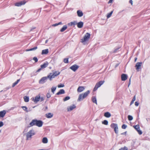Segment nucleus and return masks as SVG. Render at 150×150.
I'll return each mask as SVG.
<instances>
[{
	"mask_svg": "<svg viewBox=\"0 0 150 150\" xmlns=\"http://www.w3.org/2000/svg\"><path fill=\"white\" fill-rule=\"evenodd\" d=\"M90 93V91L89 90H88L83 93L80 94L79 96L77 101H81V100L86 98Z\"/></svg>",
	"mask_w": 150,
	"mask_h": 150,
	"instance_id": "f257e3e1",
	"label": "nucleus"
},
{
	"mask_svg": "<svg viewBox=\"0 0 150 150\" xmlns=\"http://www.w3.org/2000/svg\"><path fill=\"white\" fill-rule=\"evenodd\" d=\"M35 134V132L33 129L30 130L26 134V140H29L32 138V137Z\"/></svg>",
	"mask_w": 150,
	"mask_h": 150,
	"instance_id": "f03ea898",
	"label": "nucleus"
},
{
	"mask_svg": "<svg viewBox=\"0 0 150 150\" xmlns=\"http://www.w3.org/2000/svg\"><path fill=\"white\" fill-rule=\"evenodd\" d=\"M50 76L49 74L47 76H45L39 80V83L40 84H43L45 83L47 81V79H49L50 81H51L52 79H50Z\"/></svg>",
	"mask_w": 150,
	"mask_h": 150,
	"instance_id": "7ed1b4c3",
	"label": "nucleus"
},
{
	"mask_svg": "<svg viewBox=\"0 0 150 150\" xmlns=\"http://www.w3.org/2000/svg\"><path fill=\"white\" fill-rule=\"evenodd\" d=\"M111 127L114 129V131L116 134L118 133V128L117 125L115 123H112L111 124Z\"/></svg>",
	"mask_w": 150,
	"mask_h": 150,
	"instance_id": "20e7f679",
	"label": "nucleus"
},
{
	"mask_svg": "<svg viewBox=\"0 0 150 150\" xmlns=\"http://www.w3.org/2000/svg\"><path fill=\"white\" fill-rule=\"evenodd\" d=\"M60 74V72L57 71H55L53 74L50 73L49 74L50 77V79H51L52 80V79L54 78L55 76L59 75Z\"/></svg>",
	"mask_w": 150,
	"mask_h": 150,
	"instance_id": "39448f33",
	"label": "nucleus"
},
{
	"mask_svg": "<svg viewBox=\"0 0 150 150\" xmlns=\"http://www.w3.org/2000/svg\"><path fill=\"white\" fill-rule=\"evenodd\" d=\"M90 35L88 33H87L85 35L83 38L81 39V42H83L87 40L90 37Z\"/></svg>",
	"mask_w": 150,
	"mask_h": 150,
	"instance_id": "423d86ee",
	"label": "nucleus"
},
{
	"mask_svg": "<svg viewBox=\"0 0 150 150\" xmlns=\"http://www.w3.org/2000/svg\"><path fill=\"white\" fill-rule=\"evenodd\" d=\"M133 127L136 130L139 134L141 135L142 134V132L140 129V127L139 125H137L134 126Z\"/></svg>",
	"mask_w": 150,
	"mask_h": 150,
	"instance_id": "0eeeda50",
	"label": "nucleus"
},
{
	"mask_svg": "<svg viewBox=\"0 0 150 150\" xmlns=\"http://www.w3.org/2000/svg\"><path fill=\"white\" fill-rule=\"evenodd\" d=\"M31 99L35 103H37L39 101H40V95H38L37 96H36L35 97V98H32Z\"/></svg>",
	"mask_w": 150,
	"mask_h": 150,
	"instance_id": "6e6552de",
	"label": "nucleus"
},
{
	"mask_svg": "<svg viewBox=\"0 0 150 150\" xmlns=\"http://www.w3.org/2000/svg\"><path fill=\"white\" fill-rule=\"evenodd\" d=\"M43 122L40 120H36V125L38 127H42L43 125Z\"/></svg>",
	"mask_w": 150,
	"mask_h": 150,
	"instance_id": "1a4fd4ad",
	"label": "nucleus"
},
{
	"mask_svg": "<svg viewBox=\"0 0 150 150\" xmlns=\"http://www.w3.org/2000/svg\"><path fill=\"white\" fill-rule=\"evenodd\" d=\"M79 68V66L76 65L74 64L70 67V69L73 71H75Z\"/></svg>",
	"mask_w": 150,
	"mask_h": 150,
	"instance_id": "9d476101",
	"label": "nucleus"
},
{
	"mask_svg": "<svg viewBox=\"0 0 150 150\" xmlns=\"http://www.w3.org/2000/svg\"><path fill=\"white\" fill-rule=\"evenodd\" d=\"M25 3L26 2L25 1H23L16 3L15 4V6H20L22 5L25 4Z\"/></svg>",
	"mask_w": 150,
	"mask_h": 150,
	"instance_id": "9b49d317",
	"label": "nucleus"
},
{
	"mask_svg": "<svg viewBox=\"0 0 150 150\" xmlns=\"http://www.w3.org/2000/svg\"><path fill=\"white\" fill-rule=\"evenodd\" d=\"M103 81H100L97 83L95 87H94V91L96 90L98 88L100 87V86L103 83Z\"/></svg>",
	"mask_w": 150,
	"mask_h": 150,
	"instance_id": "f8f14e48",
	"label": "nucleus"
},
{
	"mask_svg": "<svg viewBox=\"0 0 150 150\" xmlns=\"http://www.w3.org/2000/svg\"><path fill=\"white\" fill-rule=\"evenodd\" d=\"M127 75L125 74H122L121 76V79L122 81H125L127 79Z\"/></svg>",
	"mask_w": 150,
	"mask_h": 150,
	"instance_id": "ddd939ff",
	"label": "nucleus"
},
{
	"mask_svg": "<svg viewBox=\"0 0 150 150\" xmlns=\"http://www.w3.org/2000/svg\"><path fill=\"white\" fill-rule=\"evenodd\" d=\"M76 108V106L75 105H73L71 106H70L68 107L67 110L68 111H69L73 110L74 108Z\"/></svg>",
	"mask_w": 150,
	"mask_h": 150,
	"instance_id": "4468645a",
	"label": "nucleus"
},
{
	"mask_svg": "<svg viewBox=\"0 0 150 150\" xmlns=\"http://www.w3.org/2000/svg\"><path fill=\"white\" fill-rule=\"evenodd\" d=\"M142 62H137L135 65L136 69L137 70H138L141 68V67L142 65Z\"/></svg>",
	"mask_w": 150,
	"mask_h": 150,
	"instance_id": "2eb2a0df",
	"label": "nucleus"
},
{
	"mask_svg": "<svg viewBox=\"0 0 150 150\" xmlns=\"http://www.w3.org/2000/svg\"><path fill=\"white\" fill-rule=\"evenodd\" d=\"M36 119H34V120H33L30 123L29 125H30V126H29V127H32V126H33L34 125H36Z\"/></svg>",
	"mask_w": 150,
	"mask_h": 150,
	"instance_id": "dca6fc26",
	"label": "nucleus"
},
{
	"mask_svg": "<svg viewBox=\"0 0 150 150\" xmlns=\"http://www.w3.org/2000/svg\"><path fill=\"white\" fill-rule=\"evenodd\" d=\"M77 13L78 16L79 17H82L83 15V13L81 10H78L77 11Z\"/></svg>",
	"mask_w": 150,
	"mask_h": 150,
	"instance_id": "f3484780",
	"label": "nucleus"
},
{
	"mask_svg": "<svg viewBox=\"0 0 150 150\" xmlns=\"http://www.w3.org/2000/svg\"><path fill=\"white\" fill-rule=\"evenodd\" d=\"M76 24L78 28H81L83 27V23L82 22L80 21L78 23H77Z\"/></svg>",
	"mask_w": 150,
	"mask_h": 150,
	"instance_id": "a211bd4d",
	"label": "nucleus"
},
{
	"mask_svg": "<svg viewBox=\"0 0 150 150\" xmlns=\"http://www.w3.org/2000/svg\"><path fill=\"white\" fill-rule=\"evenodd\" d=\"M84 89L83 86H79L77 89V91L78 92H81L83 91Z\"/></svg>",
	"mask_w": 150,
	"mask_h": 150,
	"instance_id": "6ab92c4d",
	"label": "nucleus"
},
{
	"mask_svg": "<svg viewBox=\"0 0 150 150\" xmlns=\"http://www.w3.org/2000/svg\"><path fill=\"white\" fill-rule=\"evenodd\" d=\"M6 113V111L4 110L0 112V117H3Z\"/></svg>",
	"mask_w": 150,
	"mask_h": 150,
	"instance_id": "aec40b11",
	"label": "nucleus"
},
{
	"mask_svg": "<svg viewBox=\"0 0 150 150\" xmlns=\"http://www.w3.org/2000/svg\"><path fill=\"white\" fill-rule=\"evenodd\" d=\"M49 52V50L48 49H46L45 50H43L42 51L41 54H46L48 53Z\"/></svg>",
	"mask_w": 150,
	"mask_h": 150,
	"instance_id": "412c9836",
	"label": "nucleus"
},
{
	"mask_svg": "<svg viewBox=\"0 0 150 150\" xmlns=\"http://www.w3.org/2000/svg\"><path fill=\"white\" fill-rule=\"evenodd\" d=\"M65 93V91L63 89H61L59 90V92H57L56 94V95H59L60 94H64Z\"/></svg>",
	"mask_w": 150,
	"mask_h": 150,
	"instance_id": "4be33fe9",
	"label": "nucleus"
},
{
	"mask_svg": "<svg viewBox=\"0 0 150 150\" xmlns=\"http://www.w3.org/2000/svg\"><path fill=\"white\" fill-rule=\"evenodd\" d=\"M45 116L46 117L48 118H52L53 116V114L51 113H49L46 114Z\"/></svg>",
	"mask_w": 150,
	"mask_h": 150,
	"instance_id": "5701e85b",
	"label": "nucleus"
},
{
	"mask_svg": "<svg viewBox=\"0 0 150 150\" xmlns=\"http://www.w3.org/2000/svg\"><path fill=\"white\" fill-rule=\"evenodd\" d=\"M77 23V22L76 21H74L73 22H71L70 23H68V25L71 26H72V25L74 26L76 25Z\"/></svg>",
	"mask_w": 150,
	"mask_h": 150,
	"instance_id": "b1692460",
	"label": "nucleus"
},
{
	"mask_svg": "<svg viewBox=\"0 0 150 150\" xmlns=\"http://www.w3.org/2000/svg\"><path fill=\"white\" fill-rule=\"evenodd\" d=\"M48 63L47 62H46L44 63L43 64L41 65L40 66V67L42 69H44L46 67H47L48 65Z\"/></svg>",
	"mask_w": 150,
	"mask_h": 150,
	"instance_id": "393cba45",
	"label": "nucleus"
},
{
	"mask_svg": "<svg viewBox=\"0 0 150 150\" xmlns=\"http://www.w3.org/2000/svg\"><path fill=\"white\" fill-rule=\"evenodd\" d=\"M104 116L106 117L109 118L111 116V114L109 112H106L104 114Z\"/></svg>",
	"mask_w": 150,
	"mask_h": 150,
	"instance_id": "a878e982",
	"label": "nucleus"
},
{
	"mask_svg": "<svg viewBox=\"0 0 150 150\" xmlns=\"http://www.w3.org/2000/svg\"><path fill=\"white\" fill-rule=\"evenodd\" d=\"M67 28V26L66 25H64L62 28L60 30L61 32H63Z\"/></svg>",
	"mask_w": 150,
	"mask_h": 150,
	"instance_id": "bb28decb",
	"label": "nucleus"
},
{
	"mask_svg": "<svg viewBox=\"0 0 150 150\" xmlns=\"http://www.w3.org/2000/svg\"><path fill=\"white\" fill-rule=\"evenodd\" d=\"M42 142L44 144L47 143L48 142V139L47 137H45L42 139Z\"/></svg>",
	"mask_w": 150,
	"mask_h": 150,
	"instance_id": "cd10ccee",
	"label": "nucleus"
},
{
	"mask_svg": "<svg viewBox=\"0 0 150 150\" xmlns=\"http://www.w3.org/2000/svg\"><path fill=\"white\" fill-rule=\"evenodd\" d=\"M37 49V47H34V48H30L29 49H26V51H33L36 50Z\"/></svg>",
	"mask_w": 150,
	"mask_h": 150,
	"instance_id": "c85d7f7f",
	"label": "nucleus"
},
{
	"mask_svg": "<svg viewBox=\"0 0 150 150\" xmlns=\"http://www.w3.org/2000/svg\"><path fill=\"white\" fill-rule=\"evenodd\" d=\"M57 88V87L56 86H52L51 88V91L53 93V94H54V92L55 91Z\"/></svg>",
	"mask_w": 150,
	"mask_h": 150,
	"instance_id": "c756f323",
	"label": "nucleus"
},
{
	"mask_svg": "<svg viewBox=\"0 0 150 150\" xmlns=\"http://www.w3.org/2000/svg\"><path fill=\"white\" fill-rule=\"evenodd\" d=\"M24 101L25 102H28L29 100V97L27 96H25L24 97Z\"/></svg>",
	"mask_w": 150,
	"mask_h": 150,
	"instance_id": "7c9ffc66",
	"label": "nucleus"
},
{
	"mask_svg": "<svg viewBox=\"0 0 150 150\" xmlns=\"http://www.w3.org/2000/svg\"><path fill=\"white\" fill-rule=\"evenodd\" d=\"M113 12V11H112L110 13H108L107 14L106 17L107 18H109L111 16Z\"/></svg>",
	"mask_w": 150,
	"mask_h": 150,
	"instance_id": "2f4dec72",
	"label": "nucleus"
},
{
	"mask_svg": "<svg viewBox=\"0 0 150 150\" xmlns=\"http://www.w3.org/2000/svg\"><path fill=\"white\" fill-rule=\"evenodd\" d=\"M20 79H18L15 82L13 83L12 85V87H14L16 84H18V82L20 81Z\"/></svg>",
	"mask_w": 150,
	"mask_h": 150,
	"instance_id": "473e14b6",
	"label": "nucleus"
},
{
	"mask_svg": "<svg viewBox=\"0 0 150 150\" xmlns=\"http://www.w3.org/2000/svg\"><path fill=\"white\" fill-rule=\"evenodd\" d=\"M25 111H26V112H28L30 111H28V110L27 108L25 106H23L21 107Z\"/></svg>",
	"mask_w": 150,
	"mask_h": 150,
	"instance_id": "72a5a7b5",
	"label": "nucleus"
},
{
	"mask_svg": "<svg viewBox=\"0 0 150 150\" xmlns=\"http://www.w3.org/2000/svg\"><path fill=\"white\" fill-rule=\"evenodd\" d=\"M135 100H136L135 96H134V97H133L132 101H131V102L130 103V105H131L132 104H133L134 103V101H135Z\"/></svg>",
	"mask_w": 150,
	"mask_h": 150,
	"instance_id": "f704fd0d",
	"label": "nucleus"
},
{
	"mask_svg": "<svg viewBox=\"0 0 150 150\" xmlns=\"http://www.w3.org/2000/svg\"><path fill=\"white\" fill-rule=\"evenodd\" d=\"M62 24V22H60L58 23H55V24H53L52 25V26H56L58 25H61Z\"/></svg>",
	"mask_w": 150,
	"mask_h": 150,
	"instance_id": "c9c22d12",
	"label": "nucleus"
},
{
	"mask_svg": "<svg viewBox=\"0 0 150 150\" xmlns=\"http://www.w3.org/2000/svg\"><path fill=\"white\" fill-rule=\"evenodd\" d=\"M70 99V97L69 96H67L65 97L63 100V101H67L68 100H69Z\"/></svg>",
	"mask_w": 150,
	"mask_h": 150,
	"instance_id": "e433bc0d",
	"label": "nucleus"
},
{
	"mask_svg": "<svg viewBox=\"0 0 150 150\" xmlns=\"http://www.w3.org/2000/svg\"><path fill=\"white\" fill-rule=\"evenodd\" d=\"M119 150H128L126 146L121 147Z\"/></svg>",
	"mask_w": 150,
	"mask_h": 150,
	"instance_id": "4c0bfd02",
	"label": "nucleus"
},
{
	"mask_svg": "<svg viewBox=\"0 0 150 150\" xmlns=\"http://www.w3.org/2000/svg\"><path fill=\"white\" fill-rule=\"evenodd\" d=\"M128 119L129 121L132 120L133 119V117L130 115H129L128 116Z\"/></svg>",
	"mask_w": 150,
	"mask_h": 150,
	"instance_id": "58836bf2",
	"label": "nucleus"
},
{
	"mask_svg": "<svg viewBox=\"0 0 150 150\" xmlns=\"http://www.w3.org/2000/svg\"><path fill=\"white\" fill-rule=\"evenodd\" d=\"M102 123L105 125H107L108 124V122L107 120H104L102 122Z\"/></svg>",
	"mask_w": 150,
	"mask_h": 150,
	"instance_id": "ea45409f",
	"label": "nucleus"
},
{
	"mask_svg": "<svg viewBox=\"0 0 150 150\" xmlns=\"http://www.w3.org/2000/svg\"><path fill=\"white\" fill-rule=\"evenodd\" d=\"M64 85L63 84L60 83L58 86V87L59 88L63 87L64 86Z\"/></svg>",
	"mask_w": 150,
	"mask_h": 150,
	"instance_id": "a19ab883",
	"label": "nucleus"
},
{
	"mask_svg": "<svg viewBox=\"0 0 150 150\" xmlns=\"http://www.w3.org/2000/svg\"><path fill=\"white\" fill-rule=\"evenodd\" d=\"M64 62L65 63H68V59L65 58L64 59Z\"/></svg>",
	"mask_w": 150,
	"mask_h": 150,
	"instance_id": "79ce46f5",
	"label": "nucleus"
},
{
	"mask_svg": "<svg viewBox=\"0 0 150 150\" xmlns=\"http://www.w3.org/2000/svg\"><path fill=\"white\" fill-rule=\"evenodd\" d=\"M51 95L50 93H48L46 95V97L47 98H49L51 97Z\"/></svg>",
	"mask_w": 150,
	"mask_h": 150,
	"instance_id": "37998d69",
	"label": "nucleus"
},
{
	"mask_svg": "<svg viewBox=\"0 0 150 150\" xmlns=\"http://www.w3.org/2000/svg\"><path fill=\"white\" fill-rule=\"evenodd\" d=\"M33 59L35 61V62H36L38 61V59L36 57H34Z\"/></svg>",
	"mask_w": 150,
	"mask_h": 150,
	"instance_id": "c03bdc74",
	"label": "nucleus"
},
{
	"mask_svg": "<svg viewBox=\"0 0 150 150\" xmlns=\"http://www.w3.org/2000/svg\"><path fill=\"white\" fill-rule=\"evenodd\" d=\"M127 127V125H123L122 126V128L123 129H125Z\"/></svg>",
	"mask_w": 150,
	"mask_h": 150,
	"instance_id": "a18cd8bd",
	"label": "nucleus"
},
{
	"mask_svg": "<svg viewBox=\"0 0 150 150\" xmlns=\"http://www.w3.org/2000/svg\"><path fill=\"white\" fill-rule=\"evenodd\" d=\"M4 125V124L3 122L2 121L0 122V127L3 126Z\"/></svg>",
	"mask_w": 150,
	"mask_h": 150,
	"instance_id": "49530a36",
	"label": "nucleus"
},
{
	"mask_svg": "<svg viewBox=\"0 0 150 150\" xmlns=\"http://www.w3.org/2000/svg\"><path fill=\"white\" fill-rule=\"evenodd\" d=\"M44 100V98L43 97H40V100L41 102L42 101H43Z\"/></svg>",
	"mask_w": 150,
	"mask_h": 150,
	"instance_id": "de8ad7c7",
	"label": "nucleus"
},
{
	"mask_svg": "<svg viewBox=\"0 0 150 150\" xmlns=\"http://www.w3.org/2000/svg\"><path fill=\"white\" fill-rule=\"evenodd\" d=\"M139 103L138 102H136L135 103V105L136 106H137L139 105Z\"/></svg>",
	"mask_w": 150,
	"mask_h": 150,
	"instance_id": "09e8293b",
	"label": "nucleus"
},
{
	"mask_svg": "<svg viewBox=\"0 0 150 150\" xmlns=\"http://www.w3.org/2000/svg\"><path fill=\"white\" fill-rule=\"evenodd\" d=\"M114 0H109V1L108 2V4L112 3L113 1Z\"/></svg>",
	"mask_w": 150,
	"mask_h": 150,
	"instance_id": "8fccbe9b",
	"label": "nucleus"
},
{
	"mask_svg": "<svg viewBox=\"0 0 150 150\" xmlns=\"http://www.w3.org/2000/svg\"><path fill=\"white\" fill-rule=\"evenodd\" d=\"M127 132H123V133H121V134H122V135H126V134H127Z\"/></svg>",
	"mask_w": 150,
	"mask_h": 150,
	"instance_id": "3c124183",
	"label": "nucleus"
},
{
	"mask_svg": "<svg viewBox=\"0 0 150 150\" xmlns=\"http://www.w3.org/2000/svg\"><path fill=\"white\" fill-rule=\"evenodd\" d=\"M35 28H36V27H32V28H31V29H30V31H31L32 30H33L35 29Z\"/></svg>",
	"mask_w": 150,
	"mask_h": 150,
	"instance_id": "603ef678",
	"label": "nucleus"
},
{
	"mask_svg": "<svg viewBox=\"0 0 150 150\" xmlns=\"http://www.w3.org/2000/svg\"><path fill=\"white\" fill-rule=\"evenodd\" d=\"M129 3L131 4L132 5H133V1L132 0H130L129 1Z\"/></svg>",
	"mask_w": 150,
	"mask_h": 150,
	"instance_id": "864d4df0",
	"label": "nucleus"
},
{
	"mask_svg": "<svg viewBox=\"0 0 150 150\" xmlns=\"http://www.w3.org/2000/svg\"><path fill=\"white\" fill-rule=\"evenodd\" d=\"M42 69L41 68V67L40 68L38 69L37 71V72H39V71H40Z\"/></svg>",
	"mask_w": 150,
	"mask_h": 150,
	"instance_id": "5fc2aeb1",
	"label": "nucleus"
},
{
	"mask_svg": "<svg viewBox=\"0 0 150 150\" xmlns=\"http://www.w3.org/2000/svg\"><path fill=\"white\" fill-rule=\"evenodd\" d=\"M94 103H95L96 104H97V103L96 98H94Z\"/></svg>",
	"mask_w": 150,
	"mask_h": 150,
	"instance_id": "6e6d98bb",
	"label": "nucleus"
},
{
	"mask_svg": "<svg viewBox=\"0 0 150 150\" xmlns=\"http://www.w3.org/2000/svg\"><path fill=\"white\" fill-rule=\"evenodd\" d=\"M92 102L93 103H94V97H93V96L92 98Z\"/></svg>",
	"mask_w": 150,
	"mask_h": 150,
	"instance_id": "4d7b16f0",
	"label": "nucleus"
},
{
	"mask_svg": "<svg viewBox=\"0 0 150 150\" xmlns=\"http://www.w3.org/2000/svg\"><path fill=\"white\" fill-rule=\"evenodd\" d=\"M137 58H135V62H136L137 61Z\"/></svg>",
	"mask_w": 150,
	"mask_h": 150,
	"instance_id": "13d9d810",
	"label": "nucleus"
},
{
	"mask_svg": "<svg viewBox=\"0 0 150 150\" xmlns=\"http://www.w3.org/2000/svg\"><path fill=\"white\" fill-rule=\"evenodd\" d=\"M119 48H117V49H115V51H114V52H116V51H117L118 49Z\"/></svg>",
	"mask_w": 150,
	"mask_h": 150,
	"instance_id": "bf43d9fd",
	"label": "nucleus"
},
{
	"mask_svg": "<svg viewBox=\"0 0 150 150\" xmlns=\"http://www.w3.org/2000/svg\"><path fill=\"white\" fill-rule=\"evenodd\" d=\"M130 79H129V83L128 85V86H129V85L130 84Z\"/></svg>",
	"mask_w": 150,
	"mask_h": 150,
	"instance_id": "052dcab7",
	"label": "nucleus"
},
{
	"mask_svg": "<svg viewBox=\"0 0 150 150\" xmlns=\"http://www.w3.org/2000/svg\"><path fill=\"white\" fill-rule=\"evenodd\" d=\"M47 42H48V40H46L45 41V43H46Z\"/></svg>",
	"mask_w": 150,
	"mask_h": 150,
	"instance_id": "680f3d73",
	"label": "nucleus"
},
{
	"mask_svg": "<svg viewBox=\"0 0 150 150\" xmlns=\"http://www.w3.org/2000/svg\"><path fill=\"white\" fill-rule=\"evenodd\" d=\"M35 106H34V107H33V108H35Z\"/></svg>",
	"mask_w": 150,
	"mask_h": 150,
	"instance_id": "e2e57ef3",
	"label": "nucleus"
},
{
	"mask_svg": "<svg viewBox=\"0 0 150 150\" xmlns=\"http://www.w3.org/2000/svg\"><path fill=\"white\" fill-rule=\"evenodd\" d=\"M118 66V64L116 66V67L117 66Z\"/></svg>",
	"mask_w": 150,
	"mask_h": 150,
	"instance_id": "0e129e2a",
	"label": "nucleus"
},
{
	"mask_svg": "<svg viewBox=\"0 0 150 150\" xmlns=\"http://www.w3.org/2000/svg\"><path fill=\"white\" fill-rule=\"evenodd\" d=\"M25 130H24V132H25Z\"/></svg>",
	"mask_w": 150,
	"mask_h": 150,
	"instance_id": "69168bd1",
	"label": "nucleus"
},
{
	"mask_svg": "<svg viewBox=\"0 0 150 150\" xmlns=\"http://www.w3.org/2000/svg\"><path fill=\"white\" fill-rule=\"evenodd\" d=\"M93 91H94V89H93Z\"/></svg>",
	"mask_w": 150,
	"mask_h": 150,
	"instance_id": "338daca9",
	"label": "nucleus"
},
{
	"mask_svg": "<svg viewBox=\"0 0 150 150\" xmlns=\"http://www.w3.org/2000/svg\"><path fill=\"white\" fill-rule=\"evenodd\" d=\"M46 108H47V107H46Z\"/></svg>",
	"mask_w": 150,
	"mask_h": 150,
	"instance_id": "774afa93",
	"label": "nucleus"
}]
</instances>
